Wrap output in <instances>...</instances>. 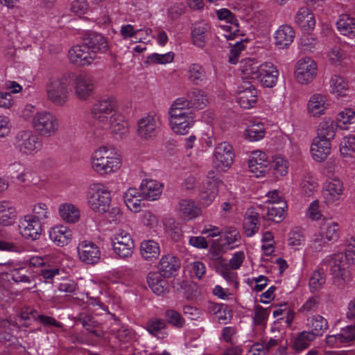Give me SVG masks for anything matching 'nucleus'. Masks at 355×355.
<instances>
[{
  "label": "nucleus",
  "instance_id": "obj_41",
  "mask_svg": "<svg viewBox=\"0 0 355 355\" xmlns=\"http://www.w3.org/2000/svg\"><path fill=\"white\" fill-rule=\"evenodd\" d=\"M266 128L263 123L259 121H251L243 131V137L249 142H256L264 138Z\"/></svg>",
  "mask_w": 355,
  "mask_h": 355
},
{
  "label": "nucleus",
  "instance_id": "obj_1",
  "mask_svg": "<svg viewBox=\"0 0 355 355\" xmlns=\"http://www.w3.org/2000/svg\"><path fill=\"white\" fill-rule=\"evenodd\" d=\"M91 114L102 128L113 134L123 136L128 132V123L119 112L118 101L114 96H104L97 100Z\"/></svg>",
  "mask_w": 355,
  "mask_h": 355
},
{
  "label": "nucleus",
  "instance_id": "obj_50",
  "mask_svg": "<svg viewBox=\"0 0 355 355\" xmlns=\"http://www.w3.org/2000/svg\"><path fill=\"white\" fill-rule=\"evenodd\" d=\"M270 168L274 176L279 179L286 176L288 173V161L281 155H275L272 157Z\"/></svg>",
  "mask_w": 355,
  "mask_h": 355
},
{
  "label": "nucleus",
  "instance_id": "obj_40",
  "mask_svg": "<svg viewBox=\"0 0 355 355\" xmlns=\"http://www.w3.org/2000/svg\"><path fill=\"white\" fill-rule=\"evenodd\" d=\"M160 252L159 244L154 240H144L140 244V255L146 261L154 262L159 257Z\"/></svg>",
  "mask_w": 355,
  "mask_h": 355
},
{
  "label": "nucleus",
  "instance_id": "obj_4",
  "mask_svg": "<svg viewBox=\"0 0 355 355\" xmlns=\"http://www.w3.org/2000/svg\"><path fill=\"white\" fill-rule=\"evenodd\" d=\"M350 263L355 264V237H352L347 246L346 253L334 254L329 261L334 282L338 286H342L352 279L348 269Z\"/></svg>",
  "mask_w": 355,
  "mask_h": 355
},
{
  "label": "nucleus",
  "instance_id": "obj_43",
  "mask_svg": "<svg viewBox=\"0 0 355 355\" xmlns=\"http://www.w3.org/2000/svg\"><path fill=\"white\" fill-rule=\"evenodd\" d=\"M336 28L343 35L349 38L355 37V19L347 14H341L336 21Z\"/></svg>",
  "mask_w": 355,
  "mask_h": 355
},
{
  "label": "nucleus",
  "instance_id": "obj_5",
  "mask_svg": "<svg viewBox=\"0 0 355 355\" xmlns=\"http://www.w3.org/2000/svg\"><path fill=\"white\" fill-rule=\"evenodd\" d=\"M184 101L175 100L171 104L168 114V124L172 132L178 135H185L195 123V113L184 107Z\"/></svg>",
  "mask_w": 355,
  "mask_h": 355
},
{
  "label": "nucleus",
  "instance_id": "obj_14",
  "mask_svg": "<svg viewBox=\"0 0 355 355\" xmlns=\"http://www.w3.org/2000/svg\"><path fill=\"white\" fill-rule=\"evenodd\" d=\"M318 75L317 62L311 57L299 59L294 68V78L302 85L311 83Z\"/></svg>",
  "mask_w": 355,
  "mask_h": 355
},
{
  "label": "nucleus",
  "instance_id": "obj_35",
  "mask_svg": "<svg viewBox=\"0 0 355 355\" xmlns=\"http://www.w3.org/2000/svg\"><path fill=\"white\" fill-rule=\"evenodd\" d=\"M178 212L184 220H193L201 214L200 208L190 199H182L178 202Z\"/></svg>",
  "mask_w": 355,
  "mask_h": 355
},
{
  "label": "nucleus",
  "instance_id": "obj_37",
  "mask_svg": "<svg viewBox=\"0 0 355 355\" xmlns=\"http://www.w3.org/2000/svg\"><path fill=\"white\" fill-rule=\"evenodd\" d=\"M17 217V211L15 205L8 200H0V225H12Z\"/></svg>",
  "mask_w": 355,
  "mask_h": 355
},
{
  "label": "nucleus",
  "instance_id": "obj_61",
  "mask_svg": "<svg viewBox=\"0 0 355 355\" xmlns=\"http://www.w3.org/2000/svg\"><path fill=\"white\" fill-rule=\"evenodd\" d=\"M304 238L301 231L293 230L288 234V245L293 250H299L304 245Z\"/></svg>",
  "mask_w": 355,
  "mask_h": 355
},
{
  "label": "nucleus",
  "instance_id": "obj_42",
  "mask_svg": "<svg viewBox=\"0 0 355 355\" xmlns=\"http://www.w3.org/2000/svg\"><path fill=\"white\" fill-rule=\"evenodd\" d=\"M326 57L331 65L337 67H340L349 55L343 46L340 43H336L327 50Z\"/></svg>",
  "mask_w": 355,
  "mask_h": 355
},
{
  "label": "nucleus",
  "instance_id": "obj_36",
  "mask_svg": "<svg viewBox=\"0 0 355 355\" xmlns=\"http://www.w3.org/2000/svg\"><path fill=\"white\" fill-rule=\"evenodd\" d=\"M58 214L65 223L74 224L80 220L81 212L76 205L71 202H63L58 206Z\"/></svg>",
  "mask_w": 355,
  "mask_h": 355
},
{
  "label": "nucleus",
  "instance_id": "obj_62",
  "mask_svg": "<svg viewBox=\"0 0 355 355\" xmlns=\"http://www.w3.org/2000/svg\"><path fill=\"white\" fill-rule=\"evenodd\" d=\"M147 59L149 63L166 64L173 61L174 53L173 52H168L164 54L153 53L149 55Z\"/></svg>",
  "mask_w": 355,
  "mask_h": 355
},
{
  "label": "nucleus",
  "instance_id": "obj_16",
  "mask_svg": "<svg viewBox=\"0 0 355 355\" xmlns=\"http://www.w3.org/2000/svg\"><path fill=\"white\" fill-rule=\"evenodd\" d=\"M234 158V152L232 146L223 141L218 144L215 147L212 162L218 171L225 172L232 165Z\"/></svg>",
  "mask_w": 355,
  "mask_h": 355
},
{
  "label": "nucleus",
  "instance_id": "obj_6",
  "mask_svg": "<svg viewBox=\"0 0 355 355\" xmlns=\"http://www.w3.org/2000/svg\"><path fill=\"white\" fill-rule=\"evenodd\" d=\"M339 224L330 218H324L319 224L318 231L311 237V249L315 252L321 251L328 243L336 241L339 237Z\"/></svg>",
  "mask_w": 355,
  "mask_h": 355
},
{
  "label": "nucleus",
  "instance_id": "obj_47",
  "mask_svg": "<svg viewBox=\"0 0 355 355\" xmlns=\"http://www.w3.org/2000/svg\"><path fill=\"white\" fill-rule=\"evenodd\" d=\"M166 327V324L163 319L152 318L146 322L145 329L152 336L158 339H164L168 336Z\"/></svg>",
  "mask_w": 355,
  "mask_h": 355
},
{
  "label": "nucleus",
  "instance_id": "obj_10",
  "mask_svg": "<svg viewBox=\"0 0 355 355\" xmlns=\"http://www.w3.org/2000/svg\"><path fill=\"white\" fill-rule=\"evenodd\" d=\"M59 125L58 118L53 113L46 110L37 112L31 122L35 130L46 137L55 135L59 130Z\"/></svg>",
  "mask_w": 355,
  "mask_h": 355
},
{
  "label": "nucleus",
  "instance_id": "obj_20",
  "mask_svg": "<svg viewBox=\"0 0 355 355\" xmlns=\"http://www.w3.org/2000/svg\"><path fill=\"white\" fill-rule=\"evenodd\" d=\"M42 231L43 225L28 214L19 220V232L26 240L36 241L39 239Z\"/></svg>",
  "mask_w": 355,
  "mask_h": 355
},
{
  "label": "nucleus",
  "instance_id": "obj_64",
  "mask_svg": "<svg viewBox=\"0 0 355 355\" xmlns=\"http://www.w3.org/2000/svg\"><path fill=\"white\" fill-rule=\"evenodd\" d=\"M187 268L191 277L201 279L206 272V266L200 261H195L188 264Z\"/></svg>",
  "mask_w": 355,
  "mask_h": 355
},
{
  "label": "nucleus",
  "instance_id": "obj_29",
  "mask_svg": "<svg viewBox=\"0 0 355 355\" xmlns=\"http://www.w3.org/2000/svg\"><path fill=\"white\" fill-rule=\"evenodd\" d=\"M72 236L71 230L63 225H55L49 230V239L59 247L67 245L71 242Z\"/></svg>",
  "mask_w": 355,
  "mask_h": 355
},
{
  "label": "nucleus",
  "instance_id": "obj_33",
  "mask_svg": "<svg viewBox=\"0 0 355 355\" xmlns=\"http://www.w3.org/2000/svg\"><path fill=\"white\" fill-rule=\"evenodd\" d=\"M164 275L159 272H150L147 276V284L157 295H164L168 292V284Z\"/></svg>",
  "mask_w": 355,
  "mask_h": 355
},
{
  "label": "nucleus",
  "instance_id": "obj_32",
  "mask_svg": "<svg viewBox=\"0 0 355 355\" xmlns=\"http://www.w3.org/2000/svg\"><path fill=\"white\" fill-rule=\"evenodd\" d=\"M180 268L179 259L172 254L163 255L158 263V272L167 278L175 275Z\"/></svg>",
  "mask_w": 355,
  "mask_h": 355
},
{
  "label": "nucleus",
  "instance_id": "obj_45",
  "mask_svg": "<svg viewBox=\"0 0 355 355\" xmlns=\"http://www.w3.org/2000/svg\"><path fill=\"white\" fill-rule=\"evenodd\" d=\"M141 192L136 188L128 189L123 194V200L127 207L132 212H139L142 207Z\"/></svg>",
  "mask_w": 355,
  "mask_h": 355
},
{
  "label": "nucleus",
  "instance_id": "obj_25",
  "mask_svg": "<svg viewBox=\"0 0 355 355\" xmlns=\"http://www.w3.org/2000/svg\"><path fill=\"white\" fill-rule=\"evenodd\" d=\"M325 340L326 344L330 347L347 346L355 340V327L347 326L337 334L327 336Z\"/></svg>",
  "mask_w": 355,
  "mask_h": 355
},
{
  "label": "nucleus",
  "instance_id": "obj_54",
  "mask_svg": "<svg viewBox=\"0 0 355 355\" xmlns=\"http://www.w3.org/2000/svg\"><path fill=\"white\" fill-rule=\"evenodd\" d=\"M315 338V337L309 331H304L295 338L293 345V349L297 352L303 351L309 347Z\"/></svg>",
  "mask_w": 355,
  "mask_h": 355
},
{
  "label": "nucleus",
  "instance_id": "obj_22",
  "mask_svg": "<svg viewBox=\"0 0 355 355\" xmlns=\"http://www.w3.org/2000/svg\"><path fill=\"white\" fill-rule=\"evenodd\" d=\"M220 183V180L216 177L215 173L209 171L207 174V180L200 193V200L202 205L209 206L212 203L218 195Z\"/></svg>",
  "mask_w": 355,
  "mask_h": 355
},
{
  "label": "nucleus",
  "instance_id": "obj_17",
  "mask_svg": "<svg viewBox=\"0 0 355 355\" xmlns=\"http://www.w3.org/2000/svg\"><path fill=\"white\" fill-rule=\"evenodd\" d=\"M330 105L327 95L323 93H313L307 100L306 104V114L311 118H320L326 114Z\"/></svg>",
  "mask_w": 355,
  "mask_h": 355
},
{
  "label": "nucleus",
  "instance_id": "obj_51",
  "mask_svg": "<svg viewBox=\"0 0 355 355\" xmlns=\"http://www.w3.org/2000/svg\"><path fill=\"white\" fill-rule=\"evenodd\" d=\"M28 215L32 216L33 219L44 225L50 219L51 212L46 203L37 202L33 206L31 213Z\"/></svg>",
  "mask_w": 355,
  "mask_h": 355
},
{
  "label": "nucleus",
  "instance_id": "obj_2",
  "mask_svg": "<svg viewBox=\"0 0 355 355\" xmlns=\"http://www.w3.org/2000/svg\"><path fill=\"white\" fill-rule=\"evenodd\" d=\"M92 171L101 176L116 173L122 166L120 153L112 146L102 144L93 150L89 158Z\"/></svg>",
  "mask_w": 355,
  "mask_h": 355
},
{
  "label": "nucleus",
  "instance_id": "obj_48",
  "mask_svg": "<svg viewBox=\"0 0 355 355\" xmlns=\"http://www.w3.org/2000/svg\"><path fill=\"white\" fill-rule=\"evenodd\" d=\"M336 123L341 130H349L351 125L355 123V110L345 107L336 115Z\"/></svg>",
  "mask_w": 355,
  "mask_h": 355
},
{
  "label": "nucleus",
  "instance_id": "obj_26",
  "mask_svg": "<svg viewBox=\"0 0 355 355\" xmlns=\"http://www.w3.org/2000/svg\"><path fill=\"white\" fill-rule=\"evenodd\" d=\"M258 99V92L252 85L239 87L236 92V102L243 109H250L255 106Z\"/></svg>",
  "mask_w": 355,
  "mask_h": 355
},
{
  "label": "nucleus",
  "instance_id": "obj_15",
  "mask_svg": "<svg viewBox=\"0 0 355 355\" xmlns=\"http://www.w3.org/2000/svg\"><path fill=\"white\" fill-rule=\"evenodd\" d=\"M72 79L74 94L80 101H88L94 95L95 81L93 77L87 73H71L69 76Z\"/></svg>",
  "mask_w": 355,
  "mask_h": 355
},
{
  "label": "nucleus",
  "instance_id": "obj_39",
  "mask_svg": "<svg viewBox=\"0 0 355 355\" xmlns=\"http://www.w3.org/2000/svg\"><path fill=\"white\" fill-rule=\"evenodd\" d=\"M295 21L304 31H312L316 23L313 13L306 7H302L297 10Z\"/></svg>",
  "mask_w": 355,
  "mask_h": 355
},
{
  "label": "nucleus",
  "instance_id": "obj_53",
  "mask_svg": "<svg viewBox=\"0 0 355 355\" xmlns=\"http://www.w3.org/2000/svg\"><path fill=\"white\" fill-rule=\"evenodd\" d=\"M218 28L227 40H234L239 35L240 30L238 20L229 23L219 22Z\"/></svg>",
  "mask_w": 355,
  "mask_h": 355
},
{
  "label": "nucleus",
  "instance_id": "obj_30",
  "mask_svg": "<svg viewBox=\"0 0 355 355\" xmlns=\"http://www.w3.org/2000/svg\"><path fill=\"white\" fill-rule=\"evenodd\" d=\"M295 36V31L292 26L282 25L274 33V44L279 49H286L293 42Z\"/></svg>",
  "mask_w": 355,
  "mask_h": 355
},
{
  "label": "nucleus",
  "instance_id": "obj_11",
  "mask_svg": "<svg viewBox=\"0 0 355 355\" xmlns=\"http://www.w3.org/2000/svg\"><path fill=\"white\" fill-rule=\"evenodd\" d=\"M14 146L20 153L33 156L40 151L42 141L32 130H22L16 135Z\"/></svg>",
  "mask_w": 355,
  "mask_h": 355
},
{
  "label": "nucleus",
  "instance_id": "obj_7",
  "mask_svg": "<svg viewBox=\"0 0 355 355\" xmlns=\"http://www.w3.org/2000/svg\"><path fill=\"white\" fill-rule=\"evenodd\" d=\"M86 200L92 210L98 214H104L110 209L112 201L111 193L103 184L92 183L87 187Z\"/></svg>",
  "mask_w": 355,
  "mask_h": 355
},
{
  "label": "nucleus",
  "instance_id": "obj_24",
  "mask_svg": "<svg viewBox=\"0 0 355 355\" xmlns=\"http://www.w3.org/2000/svg\"><path fill=\"white\" fill-rule=\"evenodd\" d=\"M175 101H184V107L196 110H202L207 107L209 103L207 94L198 88H193L187 93L185 97H179Z\"/></svg>",
  "mask_w": 355,
  "mask_h": 355
},
{
  "label": "nucleus",
  "instance_id": "obj_19",
  "mask_svg": "<svg viewBox=\"0 0 355 355\" xmlns=\"http://www.w3.org/2000/svg\"><path fill=\"white\" fill-rule=\"evenodd\" d=\"M68 58L71 63L80 67L91 64L96 59L84 40L82 44L74 45L69 49Z\"/></svg>",
  "mask_w": 355,
  "mask_h": 355
},
{
  "label": "nucleus",
  "instance_id": "obj_46",
  "mask_svg": "<svg viewBox=\"0 0 355 355\" xmlns=\"http://www.w3.org/2000/svg\"><path fill=\"white\" fill-rule=\"evenodd\" d=\"M330 93L336 97H343L347 95L349 90L348 82L340 75H334L329 80Z\"/></svg>",
  "mask_w": 355,
  "mask_h": 355
},
{
  "label": "nucleus",
  "instance_id": "obj_23",
  "mask_svg": "<svg viewBox=\"0 0 355 355\" xmlns=\"http://www.w3.org/2000/svg\"><path fill=\"white\" fill-rule=\"evenodd\" d=\"M79 259L86 264H95L101 259V251L92 241L84 240L77 245Z\"/></svg>",
  "mask_w": 355,
  "mask_h": 355
},
{
  "label": "nucleus",
  "instance_id": "obj_21",
  "mask_svg": "<svg viewBox=\"0 0 355 355\" xmlns=\"http://www.w3.org/2000/svg\"><path fill=\"white\" fill-rule=\"evenodd\" d=\"M268 158L264 152L255 150L250 153L248 165L249 171L255 177L264 176L268 171Z\"/></svg>",
  "mask_w": 355,
  "mask_h": 355
},
{
  "label": "nucleus",
  "instance_id": "obj_18",
  "mask_svg": "<svg viewBox=\"0 0 355 355\" xmlns=\"http://www.w3.org/2000/svg\"><path fill=\"white\" fill-rule=\"evenodd\" d=\"M212 33L211 24L201 20L194 23L191 28V40L193 45L198 49H204Z\"/></svg>",
  "mask_w": 355,
  "mask_h": 355
},
{
  "label": "nucleus",
  "instance_id": "obj_12",
  "mask_svg": "<svg viewBox=\"0 0 355 355\" xmlns=\"http://www.w3.org/2000/svg\"><path fill=\"white\" fill-rule=\"evenodd\" d=\"M110 240L114 252L120 258L127 259L132 257L135 244L128 231L120 228L114 230Z\"/></svg>",
  "mask_w": 355,
  "mask_h": 355
},
{
  "label": "nucleus",
  "instance_id": "obj_28",
  "mask_svg": "<svg viewBox=\"0 0 355 355\" xmlns=\"http://www.w3.org/2000/svg\"><path fill=\"white\" fill-rule=\"evenodd\" d=\"M164 185L156 180H143L139 186L141 197L147 200L159 199L162 195Z\"/></svg>",
  "mask_w": 355,
  "mask_h": 355
},
{
  "label": "nucleus",
  "instance_id": "obj_57",
  "mask_svg": "<svg viewBox=\"0 0 355 355\" xmlns=\"http://www.w3.org/2000/svg\"><path fill=\"white\" fill-rule=\"evenodd\" d=\"M140 30L135 29L131 24H123L120 27L119 33L121 37L125 40H129L135 38V41L133 42H144L145 37H137Z\"/></svg>",
  "mask_w": 355,
  "mask_h": 355
},
{
  "label": "nucleus",
  "instance_id": "obj_8",
  "mask_svg": "<svg viewBox=\"0 0 355 355\" xmlns=\"http://www.w3.org/2000/svg\"><path fill=\"white\" fill-rule=\"evenodd\" d=\"M162 126L161 117L153 113H149L137 122L138 137L144 142H150L157 139Z\"/></svg>",
  "mask_w": 355,
  "mask_h": 355
},
{
  "label": "nucleus",
  "instance_id": "obj_38",
  "mask_svg": "<svg viewBox=\"0 0 355 355\" xmlns=\"http://www.w3.org/2000/svg\"><path fill=\"white\" fill-rule=\"evenodd\" d=\"M259 214L254 208L247 209L243 223L244 233L248 237L253 236L259 231Z\"/></svg>",
  "mask_w": 355,
  "mask_h": 355
},
{
  "label": "nucleus",
  "instance_id": "obj_56",
  "mask_svg": "<svg viewBox=\"0 0 355 355\" xmlns=\"http://www.w3.org/2000/svg\"><path fill=\"white\" fill-rule=\"evenodd\" d=\"M224 237L225 241V244L230 248H235L241 245V234L238 230L234 227H227L225 233Z\"/></svg>",
  "mask_w": 355,
  "mask_h": 355
},
{
  "label": "nucleus",
  "instance_id": "obj_44",
  "mask_svg": "<svg viewBox=\"0 0 355 355\" xmlns=\"http://www.w3.org/2000/svg\"><path fill=\"white\" fill-rule=\"evenodd\" d=\"M306 325L309 329L308 331L315 338L322 336L329 327L327 319L320 315H315L307 318Z\"/></svg>",
  "mask_w": 355,
  "mask_h": 355
},
{
  "label": "nucleus",
  "instance_id": "obj_49",
  "mask_svg": "<svg viewBox=\"0 0 355 355\" xmlns=\"http://www.w3.org/2000/svg\"><path fill=\"white\" fill-rule=\"evenodd\" d=\"M187 79L193 85H199L206 79V71L199 63L189 64L187 69Z\"/></svg>",
  "mask_w": 355,
  "mask_h": 355
},
{
  "label": "nucleus",
  "instance_id": "obj_63",
  "mask_svg": "<svg viewBox=\"0 0 355 355\" xmlns=\"http://www.w3.org/2000/svg\"><path fill=\"white\" fill-rule=\"evenodd\" d=\"M261 249L265 254L270 255L275 250V240L273 234L269 232H265L262 234Z\"/></svg>",
  "mask_w": 355,
  "mask_h": 355
},
{
  "label": "nucleus",
  "instance_id": "obj_13",
  "mask_svg": "<svg viewBox=\"0 0 355 355\" xmlns=\"http://www.w3.org/2000/svg\"><path fill=\"white\" fill-rule=\"evenodd\" d=\"M46 93L48 100L54 105L60 106L64 105L69 98L67 77L49 79L46 85Z\"/></svg>",
  "mask_w": 355,
  "mask_h": 355
},
{
  "label": "nucleus",
  "instance_id": "obj_27",
  "mask_svg": "<svg viewBox=\"0 0 355 355\" xmlns=\"http://www.w3.org/2000/svg\"><path fill=\"white\" fill-rule=\"evenodd\" d=\"M332 150L331 141L314 137L310 146L311 158L316 162H324L329 157Z\"/></svg>",
  "mask_w": 355,
  "mask_h": 355
},
{
  "label": "nucleus",
  "instance_id": "obj_34",
  "mask_svg": "<svg viewBox=\"0 0 355 355\" xmlns=\"http://www.w3.org/2000/svg\"><path fill=\"white\" fill-rule=\"evenodd\" d=\"M85 42L89 46L92 53H94L96 58L97 53H105L109 49V45L107 39L101 34L91 33L84 38Z\"/></svg>",
  "mask_w": 355,
  "mask_h": 355
},
{
  "label": "nucleus",
  "instance_id": "obj_55",
  "mask_svg": "<svg viewBox=\"0 0 355 355\" xmlns=\"http://www.w3.org/2000/svg\"><path fill=\"white\" fill-rule=\"evenodd\" d=\"M267 208L268 218L275 223H280L284 218L287 204L281 202V205H268Z\"/></svg>",
  "mask_w": 355,
  "mask_h": 355
},
{
  "label": "nucleus",
  "instance_id": "obj_31",
  "mask_svg": "<svg viewBox=\"0 0 355 355\" xmlns=\"http://www.w3.org/2000/svg\"><path fill=\"white\" fill-rule=\"evenodd\" d=\"M338 128L339 127L334 119L324 117L318 125L315 137L332 141L336 135Z\"/></svg>",
  "mask_w": 355,
  "mask_h": 355
},
{
  "label": "nucleus",
  "instance_id": "obj_9",
  "mask_svg": "<svg viewBox=\"0 0 355 355\" xmlns=\"http://www.w3.org/2000/svg\"><path fill=\"white\" fill-rule=\"evenodd\" d=\"M345 192L343 181L338 176L327 178L322 186L323 203L327 206L338 205Z\"/></svg>",
  "mask_w": 355,
  "mask_h": 355
},
{
  "label": "nucleus",
  "instance_id": "obj_58",
  "mask_svg": "<svg viewBox=\"0 0 355 355\" xmlns=\"http://www.w3.org/2000/svg\"><path fill=\"white\" fill-rule=\"evenodd\" d=\"M325 274L323 270H315L309 279V287L311 292L319 291L325 283Z\"/></svg>",
  "mask_w": 355,
  "mask_h": 355
},
{
  "label": "nucleus",
  "instance_id": "obj_52",
  "mask_svg": "<svg viewBox=\"0 0 355 355\" xmlns=\"http://www.w3.org/2000/svg\"><path fill=\"white\" fill-rule=\"evenodd\" d=\"M338 150L342 158L352 157L355 153V135L349 134L344 136L339 143Z\"/></svg>",
  "mask_w": 355,
  "mask_h": 355
},
{
  "label": "nucleus",
  "instance_id": "obj_60",
  "mask_svg": "<svg viewBox=\"0 0 355 355\" xmlns=\"http://www.w3.org/2000/svg\"><path fill=\"white\" fill-rule=\"evenodd\" d=\"M323 165V171L328 177L336 176L335 173L339 171L341 168L340 158L336 156H332L327 158Z\"/></svg>",
  "mask_w": 355,
  "mask_h": 355
},
{
  "label": "nucleus",
  "instance_id": "obj_59",
  "mask_svg": "<svg viewBox=\"0 0 355 355\" xmlns=\"http://www.w3.org/2000/svg\"><path fill=\"white\" fill-rule=\"evenodd\" d=\"M302 191L307 196L312 195L318 187L316 180L309 173L304 174L300 183Z\"/></svg>",
  "mask_w": 355,
  "mask_h": 355
},
{
  "label": "nucleus",
  "instance_id": "obj_3",
  "mask_svg": "<svg viewBox=\"0 0 355 355\" xmlns=\"http://www.w3.org/2000/svg\"><path fill=\"white\" fill-rule=\"evenodd\" d=\"M243 78L256 80L265 87H273L277 82L279 71L270 62L259 64L255 59H245L241 62Z\"/></svg>",
  "mask_w": 355,
  "mask_h": 355
}]
</instances>
